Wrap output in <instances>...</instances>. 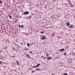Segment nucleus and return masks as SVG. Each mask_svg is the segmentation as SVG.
Returning a JSON list of instances; mask_svg holds the SVG:
<instances>
[{
    "label": "nucleus",
    "instance_id": "nucleus-1",
    "mask_svg": "<svg viewBox=\"0 0 75 75\" xmlns=\"http://www.w3.org/2000/svg\"><path fill=\"white\" fill-rule=\"evenodd\" d=\"M29 14V12L28 11H26L23 13L24 15H27Z\"/></svg>",
    "mask_w": 75,
    "mask_h": 75
},
{
    "label": "nucleus",
    "instance_id": "nucleus-2",
    "mask_svg": "<svg viewBox=\"0 0 75 75\" xmlns=\"http://www.w3.org/2000/svg\"><path fill=\"white\" fill-rule=\"evenodd\" d=\"M65 51V49L64 48L59 50V51L60 52H63V51Z\"/></svg>",
    "mask_w": 75,
    "mask_h": 75
},
{
    "label": "nucleus",
    "instance_id": "nucleus-3",
    "mask_svg": "<svg viewBox=\"0 0 75 75\" xmlns=\"http://www.w3.org/2000/svg\"><path fill=\"white\" fill-rule=\"evenodd\" d=\"M66 25L67 26H69V22L67 23Z\"/></svg>",
    "mask_w": 75,
    "mask_h": 75
},
{
    "label": "nucleus",
    "instance_id": "nucleus-4",
    "mask_svg": "<svg viewBox=\"0 0 75 75\" xmlns=\"http://www.w3.org/2000/svg\"><path fill=\"white\" fill-rule=\"evenodd\" d=\"M73 27H74V25H70V28H72Z\"/></svg>",
    "mask_w": 75,
    "mask_h": 75
},
{
    "label": "nucleus",
    "instance_id": "nucleus-5",
    "mask_svg": "<svg viewBox=\"0 0 75 75\" xmlns=\"http://www.w3.org/2000/svg\"><path fill=\"white\" fill-rule=\"evenodd\" d=\"M45 38V36H43V37L41 38V40H44Z\"/></svg>",
    "mask_w": 75,
    "mask_h": 75
},
{
    "label": "nucleus",
    "instance_id": "nucleus-6",
    "mask_svg": "<svg viewBox=\"0 0 75 75\" xmlns=\"http://www.w3.org/2000/svg\"><path fill=\"white\" fill-rule=\"evenodd\" d=\"M40 64H38L36 65V67H39V66H40Z\"/></svg>",
    "mask_w": 75,
    "mask_h": 75
},
{
    "label": "nucleus",
    "instance_id": "nucleus-7",
    "mask_svg": "<svg viewBox=\"0 0 75 75\" xmlns=\"http://www.w3.org/2000/svg\"><path fill=\"white\" fill-rule=\"evenodd\" d=\"M9 18H12V16H11L9 15Z\"/></svg>",
    "mask_w": 75,
    "mask_h": 75
},
{
    "label": "nucleus",
    "instance_id": "nucleus-8",
    "mask_svg": "<svg viewBox=\"0 0 75 75\" xmlns=\"http://www.w3.org/2000/svg\"><path fill=\"white\" fill-rule=\"evenodd\" d=\"M54 35H55V33H53L52 35V36H54Z\"/></svg>",
    "mask_w": 75,
    "mask_h": 75
},
{
    "label": "nucleus",
    "instance_id": "nucleus-9",
    "mask_svg": "<svg viewBox=\"0 0 75 75\" xmlns=\"http://www.w3.org/2000/svg\"><path fill=\"white\" fill-rule=\"evenodd\" d=\"M16 63H18V65H20V64H19V63H18V62L17 61Z\"/></svg>",
    "mask_w": 75,
    "mask_h": 75
},
{
    "label": "nucleus",
    "instance_id": "nucleus-10",
    "mask_svg": "<svg viewBox=\"0 0 75 75\" xmlns=\"http://www.w3.org/2000/svg\"><path fill=\"white\" fill-rule=\"evenodd\" d=\"M51 59V58L50 57H48L47 58V59Z\"/></svg>",
    "mask_w": 75,
    "mask_h": 75
},
{
    "label": "nucleus",
    "instance_id": "nucleus-11",
    "mask_svg": "<svg viewBox=\"0 0 75 75\" xmlns=\"http://www.w3.org/2000/svg\"><path fill=\"white\" fill-rule=\"evenodd\" d=\"M37 66H33L32 67V68H36L37 67Z\"/></svg>",
    "mask_w": 75,
    "mask_h": 75
},
{
    "label": "nucleus",
    "instance_id": "nucleus-12",
    "mask_svg": "<svg viewBox=\"0 0 75 75\" xmlns=\"http://www.w3.org/2000/svg\"><path fill=\"white\" fill-rule=\"evenodd\" d=\"M35 70L36 71H37V70L39 71V70H40V69H35Z\"/></svg>",
    "mask_w": 75,
    "mask_h": 75
},
{
    "label": "nucleus",
    "instance_id": "nucleus-13",
    "mask_svg": "<svg viewBox=\"0 0 75 75\" xmlns=\"http://www.w3.org/2000/svg\"><path fill=\"white\" fill-rule=\"evenodd\" d=\"M40 33L41 34H44V32H40Z\"/></svg>",
    "mask_w": 75,
    "mask_h": 75
},
{
    "label": "nucleus",
    "instance_id": "nucleus-14",
    "mask_svg": "<svg viewBox=\"0 0 75 75\" xmlns=\"http://www.w3.org/2000/svg\"><path fill=\"white\" fill-rule=\"evenodd\" d=\"M27 46H28V47H30V45H29V44L28 43H27Z\"/></svg>",
    "mask_w": 75,
    "mask_h": 75
},
{
    "label": "nucleus",
    "instance_id": "nucleus-15",
    "mask_svg": "<svg viewBox=\"0 0 75 75\" xmlns=\"http://www.w3.org/2000/svg\"><path fill=\"white\" fill-rule=\"evenodd\" d=\"M64 75H68V74L67 73H65L64 74Z\"/></svg>",
    "mask_w": 75,
    "mask_h": 75
},
{
    "label": "nucleus",
    "instance_id": "nucleus-16",
    "mask_svg": "<svg viewBox=\"0 0 75 75\" xmlns=\"http://www.w3.org/2000/svg\"><path fill=\"white\" fill-rule=\"evenodd\" d=\"M67 54V53H64V55H66V54Z\"/></svg>",
    "mask_w": 75,
    "mask_h": 75
},
{
    "label": "nucleus",
    "instance_id": "nucleus-17",
    "mask_svg": "<svg viewBox=\"0 0 75 75\" xmlns=\"http://www.w3.org/2000/svg\"><path fill=\"white\" fill-rule=\"evenodd\" d=\"M14 57H16V56H12V58H14Z\"/></svg>",
    "mask_w": 75,
    "mask_h": 75
},
{
    "label": "nucleus",
    "instance_id": "nucleus-18",
    "mask_svg": "<svg viewBox=\"0 0 75 75\" xmlns=\"http://www.w3.org/2000/svg\"><path fill=\"white\" fill-rule=\"evenodd\" d=\"M2 3V1H0V4H1Z\"/></svg>",
    "mask_w": 75,
    "mask_h": 75
},
{
    "label": "nucleus",
    "instance_id": "nucleus-19",
    "mask_svg": "<svg viewBox=\"0 0 75 75\" xmlns=\"http://www.w3.org/2000/svg\"><path fill=\"white\" fill-rule=\"evenodd\" d=\"M46 57H49V55L48 54H47L46 55Z\"/></svg>",
    "mask_w": 75,
    "mask_h": 75
},
{
    "label": "nucleus",
    "instance_id": "nucleus-20",
    "mask_svg": "<svg viewBox=\"0 0 75 75\" xmlns=\"http://www.w3.org/2000/svg\"><path fill=\"white\" fill-rule=\"evenodd\" d=\"M24 27V26L23 25H22L21 27V28L22 27Z\"/></svg>",
    "mask_w": 75,
    "mask_h": 75
},
{
    "label": "nucleus",
    "instance_id": "nucleus-21",
    "mask_svg": "<svg viewBox=\"0 0 75 75\" xmlns=\"http://www.w3.org/2000/svg\"><path fill=\"white\" fill-rule=\"evenodd\" d=\"M35 72V71H32V73H34Z\"/></svg>",
    "mask_w": 75,
    "mask_h": 75
},
{
    "label": "nucleus",
    "instance_id": "nucleus-22",
    "mask_svg": "<svg viewBox=\"0 0 75 75\" xmlns=\"http://www.w3.org/2000/svg\"><path fill=\"white\" fill-rule=\"evenodd\" d=\"M19 28H21V25H19Z\"/></svg>",
    "mask_w": 75,
    "mask_h": 75
},
{
    "label": "nucleus",
    "instance_id": "nucleus-23",
    "mask_svg": "<svg viewBox=\"0 0 75 75\" xmlns=\"http://www.w3.org/2000/svg\"><path fill=\"white\" fill-rule=\"evenodd\" d=\"M27 57H28V58H30V57H29V56H28V55H27Z\"/></svg>",
    "mask_w": 75,
    "mask_h": 75
},
{
    "label": "nucleus",
    "instance_id": "nucleus-24",
    "mask_svg": "<svg viewBox=\"0 0 75 75\" xmlns=\"http://www.w3.org/2000/svg\"><path fill=\"white\" fill-rule=\"evenodd\" d=\"M70 67L71 68H74V69H75V68L73 67Z\"/></svg>",
    "mask_w": 75,
    "mask_h": 75
},
{
    "label": "nucleus",
    "instance_id": "nucleus-25",
    "mask_svg": "<svg viewBox=\"0 0 75 75\" xmlns=\"http://www.w3.org/2000/svg\"><path fill=\"white\" fill-rule=\"evenodd\" d=\"M23 43H21V45H23Z\"/></svg>",
    "mask_w": 75,
    "mask_h": 75
},
{
    "label": "nucleus",
    "instance_id": "nucleus-26",
    "mask_svg": "<svg viewBox=\"0 0 75 75\" xmlns=\"http://www.w3.org/2000/svg\"><path fill=\"white\" fill-rule=\"evenodd\" d=\"M30 53H32V52L31 51H30Z\"/></svg>",
    "mask_w": 75,
    "mask_h": 75
},
{
    "label": "nucleus",
    "instance_id": "nucleus-27",
    "mask_svg": "<svg viewBox=\"0 0 75 75\" xmlns=\"http://www.w3.org/2000/svg\"><path fill=\"white\" fill-rule=\"evenodd\" d=\"M25 50H28V49H26Z\"/></svg>",
    "mask_w": 75,
    "mask_h": 75
},
{
    "label": "nucleus",
    "instance_id": "nucleus-28",
    "mask_svg": "<svg viewBox=\"0 0 75 75\" xmlns=\"http://www.w3.org/2000/svg\"><path fill=\"white\" fill-rule=\"evenodd\" d=\"M0 64H1V62L0 61Z\"/></svg>",
    "mask_w": 75,
    "mask_h": 75
},
{
    "label": "nucleus",
    "instance_id": "nucleus-29",
    "mask_svg": "<svg viewBox=\"0 0 75 75\" xmlns=\"http://www.w3.org/2000/svg\"><path fill=\"white\" fill-rule=\"evenodd\" d=\"M57 0H54V1H56Z\"/></svg>",
    "mask_w": 75,
    "mask_h": 75
},
{
    "label": "nucleus",
    "instance_id": "nucleus-30",
    "mask_svg": "<svg viewBox=\"0 0 75 75\" xmlns=\"http://www.w3.org/2000/svg\"><path fill=\"white\" fill-rule=\"evenodd\" d=\"M42 57H43V56H42Z\"/></svg>",
    "mask_w": 75,
    "mask_h": 75
},
{
    "label": "nucleus",
    "instance_id": "nucleus-31",
    "mask_svg": "<svg viewBox=\"0 0 75 75\" xmlns=\"http://www.w3.org/2000/svg\"><path fill=\"white\" fill-rule=\"evenodd\" d=\"M72 62L71 61L70 62Z\"/></svg>",
    "mask_w": 75,
    "mask_h": 75
},
{
    "label": "nucleus",
    "instance_id": "nucleus-32",
    "mask_svg": "<svg viewBox=\"0 0 75 75\" xmlns=\"http://www.w3.org/2000/svg\"><path fill=\"white\" fill-rule=\"evenodd\" d=\"M46 28H47V27H46Z\"/></svg>",
    "mask_w": 75,
    "mask_h": 75
},
{
    "label": "nucleus",
    "instance_id": "nucleus-33",
    "mask_svg": "<svg viewBox=\"0 0 75 75\" xmlns=\"http://www.w3.org/2000/svg\"><path fill=\"white\" fill-rule=\"evenodd\" d=\"M52 75H53V74H52Z\"/></svg>",
    "mask_w": 75,
    "mask_h": 75
}]
</instances>
